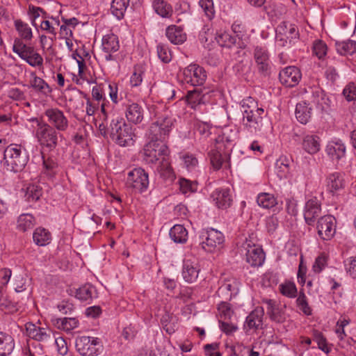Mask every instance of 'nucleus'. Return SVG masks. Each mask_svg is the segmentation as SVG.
<instances>
[{
  "mask_svg": "<svg viewBox=\"0 0 356 356\" xmlns=\"http://www.w3.org/2000/svg\"><path fill=\"white\" fill-rule=\"evenodd\" d=\"M42 195V190L38 186H30L27 188L26 196L29 200L36 201Z\"/></svg>",
  "mask_w": 356,
  "mask_h": 356,
  "instance_id": "774afa93",
  "label": "nucleus"
},
{
  "mask_svg": "<svg viewBox=\"0 0 356 356\" xmlns=\"http://www.w3.org/2000/svg\"><path fill=\"white\" fill-rule=\"evenodd\" d=\"M35 225V218L30 213L21 214L17 221V228L18 230L25 232L31 229Z\"/></svg>",
  "mask_w": 356,
  "mask_h": 356,
  "instance_id": "79ce46f5",
  "label": "nucleus"
},
{
  "mask_svg": "<svg viewBox=\"0 0 356 356\" xmlns=\"http://www.w3.org/2000/svg\"><path fill=\"white\" fill-rule=\"evenodd\" d=\"M327 154L334 160H339L346 154V147L341 140L331 141L326 147Z\"/></svg>",
  "mask_w": 356,
  "mask_h": 356,
  "instance_id": "c85d7f7f",
  "label": "nucleus"
},
{
  "mask_svg": "<svg viewBox=\"0 0 356 356\" xmlns=\"http://www.w3.org/2000/svg\"><path fill=\"white\" fill-rule=\"evenodd\" d=\"M75 296L83 302H91L92 299L97 297V292L95 286L87 284L76 289Z\"/></svg>",
  "mask_w": 356,
  "mask_h": 356,
  "instance_id": "bb28decb",
  "label": "nucleus"
},
{
  "mask_svg": "<svg viewBox=\"0 0 356 356\" xmlns=\"http://www.w3.org/2000/svg\"><path fill=\"white\" fill-rule=\"evenodd\" d=\"M181 75L183 81L193 86L203 85L207 79L205 70L197 64H191L185 67Z\"/></svg>",
  "mask_w": 356,
  "mask_h": 356,
  "instance_id": "9b49d317",
  "label": "nucleus"
},
{
  "mask_svg": "<svg viewBox=\"0 0 356 356\" xmlns=\"http://www.w3.org/2000/svg\"><path fill=\"white\" fill-rule=\"evenodd\" d=\"M344 266L347 273L356 280V257H351L344 261Z\"/></svg>",
  "mask_w": 356,
  "mask_h": 356,
  "instance_id": "13d9d810",
  "label": "nucleus"
},
{
  "mask_svg": "<svg viewBox=\"0 0 356 356\" xmlns=\"http://www.w3.org/2000/svg\"><path fill=\"white\" fill-rule=\"evenodd\" d=\"M215 39L219 45L227 48H232L236 44H239L240 42L236 37L226 31L217 33Z\"/></svg>",
  "mask_w": 356,
  "mask_h": 356,
  "instance_id": "a19ab883",
  "label": "nucleus"
},
{
  "mask_svg": "<svg viewBox=\"0 0 356 356\" xmlns=\"http://www.w3.org/2000/svg\"><path fill=\"white\" fill-rule=\"evenodd\" d=\"M156 49L158 56L162 62L168 63L172 60V54L167 45L159 44Z\"/></svg>",
  "mask_w": 356,
  "mask_h": 356,
  "instance_id": "6e6d98bb",
  "label": "nucleus"
},
{
  "mask_svg": "<svg viewBox=\"0 0 356 356\" xmlns=\"http://www.w3.org/2000/svg\"><path fill=\"white\" fill-rule=\"evenodd\" d=\"M13 51L32 67H41L43 65L42 56L34 47L27 45L19 38L14 40Z\"/></svg>",
  "mask_w": 356,
  "mask_h": 356,
  "instance_id": "39448f33",
  "label": "nucleus"
},
{
  "mask_svg": "<svg viewBox=\"0 0 356 356\" xmlns=\"http://www.w3.org/2000/svg\"><path fill=\"white\" fill-rule=\"evenodd\" d=\"M179 188L182 193H187L196 191L197 186L195 183H193L188 179H181L179 180Z\"/></svg>",
  "mask_w": 356,
  "mask_h": 356,
  "instance_id": "338daca9",
  "label": "nucleus"
},
{
  "mask_svg": "<svg viewBox=\"0 0 356 356\" xmlns=\"http://www.w3.org/2000/svg\"><path fill=\"white\" fill-rule=\"evenodd\" d=\"M291 163V159L286 156H281L277 160L275 163V169L277 176L280 179L287 177V175L289 173Z\"/></svg>",
  "mask_w": 356,
  "mask_h": 356,
  "instance_id": "e433bc0d",
  "label": "nucleus"
},
{
  "mask_svg": "<svg viewBox=\"0 0 356 356\" xmlns=\"http://www.w3.org/2000/svg\"><path fill=\"white\" fill-rule=\"evenodd\" d=\"M76 350L82 356H95L99 355L102 347L99 339L82 336L76 339Z\"/></svg>",
  "mask_w": 356,
  "mask_h": 356,
  "instance_id": "1a4fd4ad",
  "label": "nucleus"
},
{
  "mask_svg": "<svg viewBox=\"0 0 356 356\" xmlns=\"http://www.w3.org/2000/svg\"><path fill=\"white\" fill-rule=\"evenodd\" d=\"M102 50L106 54L105 59L107 61L115 60L113 53L118 51L120 49L119 40L116 35L109 33L104 35L102 43Z\"/></svg>",
  "mask_w": 356,
  "mask_h": 356,
  "instance_id": "4be33fe9",
  "label": "nucleus"
},
{
  "mask_svg": "<svg viewBox=\"0 0 356 356\" xmlns=\"http://www.w3.org/2000/svg\"><path fill=\"white\" fill-rule=\"evenodd\" d=\"M188 104L191 108L195 109L197 106L205 102V95L202 94V90L195 89L194 90L188 91L187 96Z\"/></svg>",
  "mask_w": 356,
  "mask_h": 356,
  "instance_id": "37998d69",
  "label": "nucleus"
},
{
  "mask_svg": "<svg viewBox=\"0 0 356 356\" xmlns=\"http://www.w3.org/2000/svg\"><path fill=\"white\" fill-rule=\"evenodd\" d=\"M144 110L137 103H131L126 106L125 115L129 122L135 124L140 123L143 120Z\"/></svg>",
  "mask_w": 356,
  "mask_h": 356,
  "instance_id": "b1692460",
  "label": "nucleus"
},
{
  "mask_svg": "<svg viewBox=\"0 0 356 356\" xmlns=\"http://www.w3.org/2000/svg\"><path fill=\"white\" fill-rule=\"evenodd\" d=\"M320 138L317 136L307 135L302 141L303 149L309 154H315L320 149Z\"/></svg>",
  "mask_w": 356,
  "mask_h": 356,
  "instance_id": "58836bf2",
  "label": "nucleus"
},
{
  "mask_svg": "<svg viewBox=\"0 0 356 356\" xmlns=\"http://www.w3.org/2000/svg\"><path fill=\"white\" fill-rule=\"evenodd\" d=\"M33 238L35 244L43 246L49 243L51 234L44 228L38 227L34 231Z\"/></svg>",
  "mask_w": 356,
  "mask_h": 356,
  "instance_id": "de8ad7c7",
  "label": "nucleus"
},
{
  "mask_svg": "<svg viewBox=\"0 0 356 356\" xmlns=\"http://www.w3.org/2000/svg\"><path fill=\"white\" fill-rule=\"evenodd\" d=\"M237 138V132L229 128L223 130L222 135L220 139L216 140V143L220 145V143H227L232 145Z\"/></svg>",
  "mask_w": 356,
  "mask_h": 356,
  "instance_id": "864d4df0",
  "label": "nucleus"
},
{
  "mask_svg": "<svg viewBox=\"0 0 356 356\" xmlns=\"http://www.w3.org/2000/svg\"><path fill=\"white\" fill-rule=\"evenodd\" d=\"M166 36L168 40L175 44L183 43L186 39V35L179 27L176 26H169L166 29Z\"/></svg>",
  "mask_w": 356,
  "mask_h": 356,
  "instance_id": "c9c22d12",
  "label": "nucleus"
},
{
  "mask_svg": "<svg viewBox=\"0 0 356 356\" xmlns=\"http://www.w3.org/2000/svg\"><path fill=\"white\" fill-rule=\"evenodd\" d=\"M312 115V106L306 102H301L296 105V117L302 124H307Z\"/></svg>",
  "mask_w": 356,
  "mask_h": 356,
  "instance_id": "2f4dec72",
  "label": "nucleus"
},
{
  "mask_svg": "<svg viewBox=\"0 0 356 356\" xmlns=\"http://www.w3.org/2000/svg\"><path fill=\"white\" fill-rule=\"evenodd\" d=\"M42 173L51 178L58 172V165L55 157L45 155L42 153Z\"/></svg>",
  "mask_w": 356,
  "mask_h": 356,
  "instance_id": "cd10ccee",
  "label": "nucleus"
},
{
  "mask_svg": "<svg viewBox=\"0 0 356 356\" xmlns=\"http://www.w3.org/2000/svg\"><path fill=\"white\" fill-rule=\"evenodd\" d=\"M335 46L337 52L341 55H352L356 52V42L354 40L337 42Z\"/></svg>",
  "mask_w": 356,
  "mask_h": 356,
  "instance_id": "a18cd8bd",
  "label": "nucleus"
},
{
  "mask_svg": "<svg viewBox=\"0 0 356 356\" xmlns=\"http://www.w3.org/2000/svg\"><path fill=\"white\" fill-rule=\"evenodd\" d=\"M106 87V83H100L95 86L92 89V99L97 102H105L107 101L105 97V88Z\"/></svg>",
  "mask_w": 356,
  "mask_h": 356,
  "instance_id": "4d7b16f0",
  "label": "nucleus"
},
{
  "mask_svg": "<svg viewBox=\"0 0 356 356\" xmlns=\"http://www.w3.org/2000/svg\"><path fill=\"white\" fill-rule=\"evenodd\" d=\"M266 305V312L270 319L277 323H282L286 320V315L283 309L279 307L276 302L268 299L264 301Z\"/></svg>",
  "mask_w": 356,
  "mask_h": 356,
  "instance_id": "5701e85b",
  "label": "nucleus"
},
{
  "mask_svg": "<svg viewBox=\"0 0 356 356\" xmlns=\"http://www.w3.org/2000/svg\"><path fill=\"white\" fill-rule=\"evenodd\" d=\"M253 55L258 72L263 76H269L271 66L267 49L264 47L257 46L254 49Z\"/></svg>",
  "mask_w": 356,
  "mask_h": 356,
  "instance_id": "4468645a",
  "label": "nucleus"
},
{
  "mask_svg": "<svg viewBox=\"0 0 356 356\" xmlns=\"http://www.w3.org/2000/svg\"><path fill=\"white\" fill-rule=\"evenodd\" d=\"M246 250V261L252 266H260L263 264L265 255L262 248L251 241H246L243 245Z\"/></svg>",
  "mask_w": 356,
  "mask_h": 356,
  "instance_id": "a211bd4d",
  "label": "nucleus"
},
{
  "mask_svg": "<svg viewBox=\"0 0 356 356\" xmlns=\"http://www.w3.org/2000/svg\"><path fill=\"white\" fill-rule=\"evenodd\" d=\"M314 340L316 341L318 348L322 351L325 353H329L330 352V348L327 346L326 339L321 332H315Z\"/></svg>",
  "mask_w": 356,
  "mask_h": 356,
  "instance_id": "680f3d73",
  "label": "nucleus"
},
{
  "mask_svg": "<svg viewBox=\"0 0 356 356\" xmlns=\"http://www.w3.org/2000/svg\"><path fill=\"white\" fill-rule=\"evenodd\" d=\"M58 131L44 122H39L35 132L36 138L42 147L50 150L55 149L58 145Z\"/></svg>",
  "mask_w": 356,
  "mask_h": 356,
  "instance_id": "6e6552de",
  "label": "nucleus"
},
{
  "mask_svg": "<svg viewBox=\"0 0 356 356\" xmlns=\"http://www.w3.org/2000/svg\"><path fill=\"white\" fill-rule=\"evenodd\" d=\"M264 313V309L258 307L246 317L243 330L247 334H252L262 327Z\"/></svg>",
  "mask_w": 356,
  "mask_h": 356,
  "instance_id": "dca6fc26",
  "label": "nucleus"
},
{
  "mask_svg": "<svg viewBox=\"0 0 356 356\" xmlns=\"http://www.w3.org/2000/svg\"><path fill=\"white\" fill-rule=\"evenodd\" d=\"M129 2V0H113L111 6V13L115 16L117 19H122L127 8Z\"/></svg>",
  "mask_w": 356,
  "mask_h": 356,
  "instance_id": "49530a36",
  "label": "nucleus"
},
{
  "mask_svg": "<svg viewBox=\"0 0 356 356\" xmlns=\"http://www.w3.org/2000/svg\"><path fill=\"white\" fill-rule=\"evenodd\" d=\"M215 205L220 209H227L233 202L232 195L229 188H216L211 194Z\"/></svg>",
  "mask_w": 356,
  "mask_h": 356,
  "instance_id": "412c9836",
  "label": "nucleus"
},
{
  "mask_svg": "<svg viewBox=\"0 0 356 356\" xmlns=\"http://www.w3.org/2000/svg\"><path fill=\"white\" fill-rule=\"evenodd\" d=\"M44 115L47 117L50 124L56 130L58 131H65L67 129L69 126V121L64 113L58 108H48L44 112Z\"/></svg>",
  "mask_w": 356,
  "mask_h": 356,
  "instance_id": "2eb2a0df",
  "label": "nucleus"
},
{
  "mask_svg": "<svg viewBox=\"0 0 356 356\" xmlns=\"http://www.w3.org/2000/svg\"><path fill=\"white\" fill-rule=\"evenodd\" d=\"M343 95L348 102L356 99V83L350 82L346 85L343 90Z\"/></svg>",
  "mask_w": 356,
  "mask_h": 356,
  "instance_id": "bf43d9fd",
  "label": "nucleus"
},
{
  "mask_svg": "<svg viewBox=\"0 0 356 356\" xmlns=\"http://www.w3.org/2000/svg\"><path fill=\"white\" fill-rule=\"evenodd\" d=\"M327 45L321 40L316 41L313 45V53L318 58H322L326 55Z\"/></svg>",
  "mask_w": 356,
  "mask_h": 356,
  "instance_id": "e2e57ef3",
  "label": "nucleus"
},
{
  "mask_svg": "<svg viewBox=\"0 0 356 356\" xmlns=\"http://www.w3.org/2000/svg\"><path fill=\"white\" fill-rule=\"evenodd\" d=\"M27 335L36 341H44L50 338L49 330L38 327L33 323H27L26 325Z\"/></svg>",
  "mask_w": 356,
  "mask_h": 356,
  "instance_id": "a878e982",
  "label": "nucleus"
},
{
  "mask_svg": "<svg viewBox=\"0 0 356 356\" xmlns=\"http://www.w3.org/2000/svg\"><path fill=\"white\" fill-rule=\"evenodd\" d=\"M13 51L32 67H41L43 65L42 56L34 47L27 45L19 38L14 40Z\"/></svg>",
  "mask_w": 356,
  "mask_h": 356,
  "instance_id": "423d86ee",
  "label": "nucleus"
},
{
  "mask_svg": "<svg viewBox=\"0 0 356 356\" xmlns=\"http://www.w3.org/2000/svg\"><path fill=\"white\" fill-rule=\"evenodd\" d=\"M153 8L162 17H170L173 12L172 6L164 0H154Z\"/></svg>",
  "mask_w": 356,
  "mask_h": 356,
  "instance_id": "c03bdc74",
  "label": "nucleus"
},
{
  "mask_svg": "<svg viewBox=\"0 0 356 356\" xmlns=\"http://www.w3.org/2000/svg\"><path fill=\"white\" fill-rule=\"evenodd\" d=\"M200 268L197 258L188 257L184 259L182 268V277L188 283H193L197 281Z\"/></svg>",
  "mask_w": 356,
  "mask_h": 356,
  "instance_id": "f3484780",
  "label": "nucleus"
},
{
  "mask_svg": "<svg viewBox=\"0 0 356 356\" xmlns=\"http://www.w3.org/2000/svg\"><path fill=\"white\" fill-rule=\"evenodd\" d=\"M126 184L136 192L142 193L149 186L148 174L143 168H134L128 173Z\"/></svg>",
  "mask_w": 356,
  "mask_h": 356,
  "instance_id": "9d476101",
  "label": "nucleus"
},
{
  "mask_svg": "<svg viewBox=\"0 0 356 356\" xmlns=\"http://www.w3.org/2000/svg\"><path fill=\"white\" fill-rule=\"evenodd\" d=\"M3 161L8 170L19 172L26 165L28 156L24 152H22L20 145L11 144L4 150Z\"/></svg>",
  "mask_w": 356,
  "mask_h": 356,
  "instance_id": "20e7f679",
  "label": "nucleus"
},
{
  "mask_svg": "<svg viewBox=\"0 0 356 356\" xmlns=\"http://www.w3.org/2000/svg\"><path fill=\"white\" fill-rule=\"evenodd\" d=\"M143 71L140 67H135L134 72L130 78V83L132 86L136 87L140 85L143 81Z\"/></svg>",
  "mask_w": 356,
  "mask_h": 356,
  "instance_id": "69168bd1",
  "label": "nucleus"
},
{
  "mask_svg": "<svg viewBox=\"0 0 356 356\" xmlns=\"http://www.w3.org/2000/svg\"><path fill=\"white\" fill-rule=\"evenodd\" d=\"M171 239L177 243H184L188 238V232L181 225H175L170 230Z\"/></svg>",
  "mask_w": 356,
  "mask_h": 356,
  "instance_id": "ea45409f",
  "label": "nucleus"
},
{
  "mask_svg": "<svg viewBox=\"0 0 356 356\" xmlns=\"http://www.w3.org/2000/svg\"><path fill=\"white\" fill-rule=\"evenodd\" d=\"M281 293L288 298L296 296L297 289L296 284L292 282H285L279 286Z\"/></svg>",
  "mask_w": 356,
  "mask_h": 356,
  "instance_id": "603ef678",
  "label": "nucleus"
},
{
  "mask_svg": "<svg viewBox=\"0 0 356 356\" xmlns=\"http://www.w3.org/2000/svg\"><path fill=\"white\" fill-rule=\"evenodd\" d=\"M297 305L299 309L306 315L312 314V309L308 305L306 296L304 293L299 295L296 300Z\"/></svg>",
  "mask_w": 356,
  "mask_h": 356,
  "instance_id": "0e129e2a",
  "label": "nucleus"
},
{
  "mask_svg": "<svg viewBox=\"0 0 356 356\" xmlns=\"http://www.w3.org/2000/svg\"><path fill=\"white\" fill-rule=\"evenodd\" d=\"M321 214V206L316 197L309 199L304 209V219L308 225H314L316 219Z\"/></svg>",
  "mask_w": 356,
  "mask_h": 356,
  "instance_id": "aec40b11",
  "label": "nucleus"
},
{
  "mask_svg": "<svg viewBox=\"0 0 356 356\" xmlns=\"http://www.w3.org/2000/svg\"><path fill=\"white\" fill-rule=\"evenodd\" d=\"M218 311L220 320L229 321L233 315V312L227 302L220 303L218 306Z\"/></svg>",
  "mask_w": 356,
  "mask_h": 356,
  "instance_id": "052dcab7",
  "label": "nucleus"
},
{
  "mask_svg": "<svg viewBox=\"0 0 356 356\" xmlns=\"http://www.w3.org/2000/svg\"><path fill=\"white\" fill-rule=\"evenodd\" d=\"M15 26L18 33L19 39L22 41L29 42L33 38V32L29 25L21 19H17L15 21Z\"/></svg>",
  "mask_w": 356,
  "mask_h": 356,
  "instance_id": "4c0bfd02",
  "label": "nucleus"
},
{
  "mask_svg": "<svg viewBox=\"0 0 356 356\" xmlns=\"http://www.w3.org/2000/svg\"><path fill=\"white\" fill-rule=\"evenodd\" d=\"M302 74L300 70L295 66L285 67L280 72L279 79L286 87H294L299 83Z\"/></svg>",
  "mask_w": 356,
  "mask_h": 356,
  "instance_id": "6ab92c4d",
  "label": "nucleus"
},
{
  "mask_svg": "<svg viewBox=\"0 0 356 356\" xmlns=\"http://www.w3.org/2000/svg\"><path fill=\"white\" fill-rule=\"evenodd\" d=\"M109 135L111 138L122 147L134 144L135 136L132 127L127 124L122 118L113 119L110 124Z\"/></svg>",
  "mask_w": 356,
  "mask_h": 356,
  "instance_id": "f03ea898",
  "label": "nucleus"
},
{
  "mask_svg": "<svg viewBox=\"0 0 356 356\" xmlns=\"http://www.w3.org/2000/svg\"><path fill=\"white\" fill-rule=\"evenodd\" d=\"M79 321L75 318H63L56 320L59 329L70 332L78 326Z\"/></svg>",
  "mask_w": 356,
  "mask_h": 356,
  "instance_id": "8fccbe9b",
  "label": "nucleus"
},
{
  "mask_svg": "<svg viewBox=\"0 0 356 356\" xmlns=\"http://www.w3.org/2000/svg\"><path fill=\"white\" fill-rule=\"evenodd\" d=\"M31 87L44 96L49 95L52 90L49 84L44 79L36 76L34 72L31 73Z\"/></svg>",
  "mask_w": 356,
  "mask_h": 356,
  "instance_id": "c756f323",
  "label": "nucleus"
},
{
  "mask_svg": "<svg viewBox=\"0 0 356 356\" xmlns=\"http://www.w3.org/2000/svg\"><path fill=\"white\" fill-rule=\"evenodd\" d=\"M175 119L168 113L156 117L149 127L147 136L149 140L165 143L174 127Z\"/></svg>",
  "mask_w": 356,
  "mask_h": 356,
  "instance_id": "7ed1b4c3",
  "label": "nucleus"
},
{
  "mask_svg": "<svg viewBox=\"0 0 356 356\" xmlns=\"http://www.w3.org/2000/svg\"><path fill=\"white\" fill-rule=\"evenodd\" d=\"M201 239L202 248L209 252L220 250L224 242L222 234L213 229L203 232L201 235Z\"/></svg>",
  "mask_w": 356,
  "mask_h": 356,
  "instance_id": "f8f14e48",
  "label": "nucleus"
},
{
  "mask_svg": "<svg viewBox=\"0 0 356 356\" xmlns=\"http://www.w3.org/2000/svg\"><path fill=\"white\" fill-rule=\"evenodd\" d=\"M177 317L168 312H165L161 318L163 330L169 334L174 333L177 330Z\"/></svg>",
  "mask_w": 356,
  "mask_h": 356,
  "instance_id": "72a5a7b5",
  "label": "nucleus"
},
{
  "mask_svg": "<svg viewBox=\"0 0 356 356\" xmlns=\"http://www.w3.org/2000/svg\"><path fill=\"white\" fill-rule=\"evenodd\" d=\"M219 148L220 147H218L216 149H211L209 152L211 163L215 170H219L224 162V157L218 151Z\"/></svg>",
  "mask_w": 356,
  "mask_h": 356,
  "instance_id": "3c124183",
  "label": "nucleus"
},
{
  "mask_svg": "<svg viewBox=\"0 0 356 356\" xmlns=\"http://www.w3.org/2000/svg\"><path fill=\"white\" fill-rule=\"evenodd\" d=\"M195 128L196 142L198 143H204L211 134V127L208 123L197 122L195 125Z\"/></svg>",
  "mask_w": 356,
  "mask_h": 356,
  "instance_id": "f704fd0d",
  "label": "nucleus"
},
{
  "mask_svg": "<svg viewBox=\"0 0 356 356\" xmlns=\"http://www.w3.org/2000/svg\"><path fill=\"white\" fill-rule=\"evenodd\" d=\"M327 101L328 99L325 97L323 91L319 89H316L312 92L311 101L309 104H314L316 106V108L321 111H327L329 107Z\"/></svg>",
  "mask_w": 356,
  "mask_h": 356,
  "instance_id": "473e14b6",
  "label": "nucleus"
},
{
  "mask_svg": "<svg viewBox=\"0 0 356 356\" xmlns=\"http://www.w3.org/2000/svg\"><path fill=\"white\" fill-rule=\"evenodd\" d=\"M258 204L265 209L273 207L276 204V199L270 193H260L257 198Z\"/></svg>",
  "mask_w": 356,
  "mask_h": 356,
  "instance_id": "09e8293b",
  "label": "nucleus"
},
{
  "mask_svg": "<svg viewBox=\"0 0 356 356\" xmlns=\"http://www.w3.org/2000/svg\"><path fill=\"white\" fill-rule=\"evenodd\" d=\"M199 5L209 20L214 17L215 9L213 0H200Z\"/></svg>",
  "mask_w": 356,
  "mask_h": 356,
  "instance_id": "5fc2aeb1",
  "label": "nucleus"
},
{
  "mask_svg": "<svg viewBox=\"0 0 356 356\" xmlns=\"http://www.w3.org/2000/svg\"><path fill=\"white\" fill-rule=\"evenodd\" d=\"M248 101L253 104V106L251 108L248 104L245 102L243 104V107L245 108L243 111L244 125L250 132H257L260 131L263 126L261 115L264 113V111L263 108H257L251 98Z\"/></svg>",
  "mask_w": 356,
  "mask_h": 356,
  "instance_id": "0eeeda50",
  "label": "nucleus"
},
{
  "mask_svg": "<svg viewBox=\"0 0 356 356\" xmlns=\"http://www.w3.org/2000/svg\"><path fill=\"white\" fill-rule=\"evenodd\" d=\"M316 229L318 236L324 240L329 241L333 238L336 233V219L331 215H325L318 218Z\"/></svg>",
  "mask_w": 356,
  "mask_h": 356,
  "instance_id": "ddd939ff",
  "label": "nucleus"
},
{
  "mask_svg": "<svg viewBox=\"0 0 356 356\" xmlns=\"http://www.w3.org/2000/svg\"><path fill=\"white\" fill-rule=\"evenodd\" d=\"M345 186V180L339 172H333L329 175L326 179V187L327 191L334 194L342 190Z\"/></svg>",
  "mask_w": 356,
  "mask_h": 356,
  "instance_id": "393cba45",
  "label": "nucleus"
},
{
  "mask_svg": "<svg viewBox=\"0 0 356 356\" xmlns=\"http://www.w3.org/2000/svg\"><path fill=\"white\" fill-rule=\"evenodd\" d=\"M168 154L169 150L165 143L149 140L143 149V160L147 163L151 164L161 161L160 170L162 171L164 169L166 173L170 174L172 168L166 158Z\"/></svg>",
  "mask_w": 356,
  "mask_h": 356,
  "instance_id": "f257e3e1",
  "label": "nucleus"
},
{
  "mask_svg": "<svg viewBox=\"0 0 356 356\" xmlns=\"http://www.w3.org/2000/svg\"><path fill=\"white\" fill-rule=\"evenodd\" d=\"M15 347L14 339L11 335L0 331V356L10 355Z\"/></svg>",
  "mask_w": 356,
  "mask_h": 356,
  "instance_id": "7c9ffc66",
  "label": "nucleus"
}]
</instances>
